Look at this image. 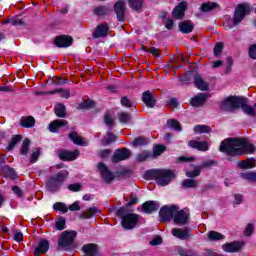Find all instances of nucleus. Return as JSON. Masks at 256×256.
<instances>
[{
  "instance_id": "f257e3e1",
  "label": "nucleus",
  "mask_w": 256,
  "mask_h": 256,
  "mask_svg": "<svg viewBox=\"0 0 256 256\" xmlns=\"http://www.w3.org/2000/svg\"><path fill=\"white\" fill-rule=\"evenodd\" d=\"M219 151L232 157H241V155L255 153V146L246 138H226L221 142Z\"/></svg>"
},
{
  "instance_id": "f03ea898",
  "label": "nucleus",
  "mask_w": 256,
  "mask_h": 256,
  "mask_svg": "<svg viewBox=\"0 0 256 256\" xmlns=\"http://www.w3.org/2000/svg\"><path fill=\"white\" fill-rule=\"evenodd\" d=\"M144 177L147 180L154 179L161 187H167L177 177V174L169 169H152L146 171Z\"/></svg>"
},
{
  "instance_id": "7ed1b4c3",
  "label": "nucleus",
  "mask_w": 256,
  "mask_h": 256,
  "mask_svg": "<svg viewBox=\"0 0 256 256\" xmlns=\"http://www.w3.org/2000/svg\"><path fill=\"white\" fill-rule=\"evenodd\" d=\"M67 177H69V172L67 170H61L58 173L50 176L46 180V189L49 191V193H57L61 191L63 183H65Z\"/></svg>"
},
{
  "instance_id": "20e7f679",
  "label": "nucleus",
  "mask_w": 256,
  "mask_h": 256,
  "mask_svg": "<svg viewBox=\"0 0 256 256\" xmlns=\"http://www.w3.org/2000/svg\"><path fill=\"white\" fill-rule=\"evenodd\" d=\"M117 217L122 219L121 225L124 229L131 230L137 227V223H139V214L128 213L127 208L121 207L116 212Z\"/></svg>"
},
{
  "instance_id": "39448f33",
  "label": "nucleus",
  "mask_w": 256,
  "mask_h": 256,
  "mask_svg": "<svg viewBox=\"0 0 256 256\" xmlns=\"http://www.w3.org/2000/svg\"><path fill=\"white\" fill-rule=\"evenodd\" d=\"M242 104L243 98L238 96H229L221 102L220 109L222 111H237V109H241Z\"/></svg>"
},
{
  "instance_id": "423d86ee",
  "label": "nucleus",
  "mask_w": 256,
  "mask_h": 256,
  "mask_svg": "<svg viewBox=\"0 0 256 256\" xmlns=\"http://www.w3.org/2000/svg\"><path fill=\"white\" fill-rule=\"evenodd\" d=\"M75 237H77V232L75 231L62 232L58 240V247H60V249H64V251H69V249H71V245H73L75 241Z\"/></svg>"
},
{
  "instance_id": "0eeeda50",
  "label": "nucleus",
  "mask_w": 256,
  "mask_h": 256,
  "mask_svg": "<svg viewBox=\"0 0 256 256\" xmlns=\"http://www.w3.org/2000/svg\"><path fill=\"white\" fill-rule=\"evenodd\" d=\"M251 14V6L249 4H239L235 11L232 18L233 25H239L247 15Z\"/></svg>"
},
{
  "instance_id": "6e6552de",
  "label": "nucleus",
  "mask_w": 256,
  "mask_h": 256,
  "mask_svg": "<svg viewBox=\"0 0 256 256\" xmlns=\"http://www.w3.org/2000/svg\"><path fill=\"white\" fill-rule=\"evenodd\" d=\"M177 211H179V207L176 205L163 206L159 212L160 222L166 223V221L174 220L175 213H177Z\"/></svg>"
},
{
  "instance_id": "1a4fd4ad",
  "label": "nucleus",
  "mask_w": 256,
  "mask_h": 256,
  "mask_svg": "<svg viewBox=\"0 0 256 256\" xmlns=\"http://www.w3.org/2000/svg\"><path fill=\"white\" fill-rule=\"evenodd\" d=\"M174 223H176V225H187V223H189V210H177L174 213Z\"/></svg>"
},
{
  "instance_id": "9d476101",
  "label": "nucleus",
  "mask_w": 256,
  "mask_h": 256,
  "mask_svg": "<svg viewBox=\"0 0 256 256\" xmlns=\"http://www.w3.org/2000/svg\"><path fill=\"white\" fill-rule=\"evenodd\" d=\"M54 45L59 48H67L73 45V37L69 35L58 36L54 39Z\"/></svg>"
},
{
  "instance_id": "9b49d317",
  "label": "nucleus",
  "mask_w": 256,
  "mask_h": 256,
  "mask_svg": "<svg viewBox=\"0 0 256 256\" xmlns=\"http://www.w3.org/2000/svg\"><path fill=\"white\" fill-rule=\"evenodd\" d=\"M131 157V150L127 148L118 149L112 156L113 163H119L120 161H125Z\"/></svg>"
},
{
  "instance_id": "f8f14e48",
  "label": "nucleus",
  "mask_w": 256,
  "mask_h": 256,
  "mask_svg": "<svg viewBox=\"0 0 256 256\" xmlns=\"http://www.w3.org/2000/svg\"><path fill=\"white\" fill-rule=\"evenodd\" d=\"M98 171H100L105 183H111V181H114L115 175L103 164V162L98 163Z\"/></svg>"
},
{
  "instance_id": "ddd939ff",
  "label": "nucleus",
  "mask_w": 256,
  "mask_h": 256,
  "mask_svg": "<svg viewBox=\"0 0 256 256\" xmlns=\"http://www.w3.org/2000/svg\"><path fill=\"white\" fill-rule=\"evenodd\" d=\"M242 248H243V243L237 242V241H233V242L222 245V249L223 251H225V253H239V251Z\"/></svg>"
},
{
  "instance_id": "4468645a",
  "label": "nucleus",
  "mask_w": 256,
  "mask_h": 256,
  "mask_svg": "<svg viewBox=\"0 0 256 256\" xmlns=\"http://www.w3.org/2000/svg\"><path fill=\"white\" fill-rule=\"evenodd\" d=\"M159 202L157 201H146L142 204V211L147 215H151V213H155V211H159Z\"/></svg>"
},
{
  "instance_id": "2eb2a0df",
  "label": "nucleus",
  "mask_w": 256,
  "mask_h": 256,
  "mask_svg": "<svg viewBox=\"0 0 256 256\" xmlns=\"http://www.w3.org/2000/svg\"><path fill=\"white\" fill-rule=\"evenodd\" d=\"M114 11L116 13V17L118 21H125V2L123 0H119L114 4Z\"/></svg>"
},
{
  "instance_id": "dca6fc26",
  "label": "nucleus",
  "mask_w": 256,
  "mask_h": 256,
  "mask_svg": "<svg viewBox=\"0 0 256 256\" xmlns=\"http://www.w3.org/2000/svg\"><path fill=\"white\" fill-rule=\"evenodd\" d=\"M77 157H79V150H74L72 152L62 150L59 152V159H61V161H75Z\"/></svg>"
},
{
  "instance_id": "f3484780",
  "label": "nucleus",
  "mask_w": 256,
  "mask_h": 256,
  "mask_svg": "<svg viewBox=\"0 0 256 256\" xmlns=\"http://www.w3.org/2000/svg\"><path fill=\"white\" fill-rule=\"evenodd\" d=\"M185 11H187V2H180L173 10V17L175 19H183L185 17Z\"/></svg>"
},
{
  "instance_id": "a211bd4d",
  "label": "nucleus",
  "mask_w": 256,
  "mask_h": 256,
  "mask_svg": "<svg viewBox=\"0 0 256 256\" xmlns=\"http://www.w3.org/2000/svg\"><path fill=\"white\" fill-rule=\"evenodd\" d=\"M109 34V25L107 24H100L96 27L93 37L94 39H99L101 37H107Z\"/></svg>"
},
{
  "instance_id": "6ab92c4d",
  "label": "nucleus",
  "mask_w": 256,
  "mask_h": 256,
  "mask_svg": "<svg viewBox=\"0 0 256 256\" xmlns=\"http://www.w3.org/2000/svg\"><path fill=\"white\" fill-rule=\"evenodd\" d=\"M66 125H68L67 120L57 119L49 124L48 129L50 133H57L61 127H65Z\"/></svg>"
},
{
  "instance_id": "aec40b11",
  "label": "nucleus",
  "mask_w": 256,
  "mask_h": 256,
  "mask_svg": "<svg viewBox=\"0 0 256 256\" xmlns=\"http://www.w3.org/2000/svg\"><path fill=\"white\" fill-rule=\"evenodd\" d=\"M188 145L198 151H209V144L205 141L190 140Z\"/></svg>"
},
{
  "instance_id": "412c9836",
  "label": "nucleus",
  "mask_w": 256,
  "mask_h": 256,
  "mask_svg": "<svg viewBox=\"0 0 256 256\" xmlns=\"http://www.w3.org/2000/svg\"><path fill=\"white\" fill-rule=\"evenodd\" d=\"M142 101L146 104V107H149L150 109H153V107H155V97H153L151 91H145L142 94Z\"/></svg>"
},
{
  "instance_id": "4be33fe9",
  "label": "nucleus",
  "mask_w": 256,
  "mask_h": 256,
  "mask_svg": "<svg viewBox=\"0 0 256 256\" xmlns=\"http://www.w3.org/2000/svg\"><path fill=\"white\" fill-rule=\"evenodd\" d=\"M194 84L200 91H209V84L200 75L194 76Z\"/></svg>"
},
{
  "instance_id": "5701e85b",
  "label": "nucleus",
  "mask_w": 256,
  "mask_h": 256,
  "mask_svg": "<svg viewBox=\"0 0 256 256\" xmlns=\"http://www.w3.org/2000/svg\"><path fill=\"white\" fill-rule=\"evenodd\" d=\"M172 235L176 237V239H180L181 241H185L189 239V230H183L181 228H173L172 229Z\"/></svg>"
},
{
  "instance_id": "b1692460",
  "label": "nucleus",
  "mask_w": 256,
  "mask_h": 256,
  "mask_svg": "<svg viewBox=\"0 0 256 256\" xmlns=\"http://www.w3.org/2000/svg\"><path fill=\"white\" fill-rule=\"evenodd\" d=\"M49 251V241L43 239L39 242L38 247L34 250V256H40L41 253H47Z\"/></svg>"
},
{
  "instance_id": "393cba45",
  "label": "nucleus",
  "mask_w": 256,
  "mask_h": 256,
  "mask_svg": "<svg viewBox=\"0 0 256 256\" xmlns=\"http://www.w3.org/2000/svg\"><path fill=\"white\" fill-rule=\"evenodd\" d=\"M193 29H195V26L189 20H185L179 23V31L181 33H184V34L193 33Z\"/></svg>"
},
{
  "instance_id": "a878e982",
  "label": "nucleus",
  "mask_w": 256,
  "mask_h": 256,
  "mask_svg": "<svg viewBox=\"0 0 256 256\" xmlns=\"http://www.w3.org/2000/svg\"><path fill=\"white\" fill-rule=\"evenodd\" d=\"M207 101V94L199 93L194 98L191 99L190 104L192 107H201Z\"/></svg>"
},
{
  "instance_id": "bb28decb",
  "label": "nucleus",
  "mask_w": 256,
  "mask_h": 256,
  "mask_svg": "<svg viewBox=\"0 0 256 256\" xmlns=\"http://www.w3.org/2000/svg\"><path fill=\"white\" fill-rule=\"evenodd\" d=\"M20 125L25 129H32V127H35V118L33 116H22L20 118Z\"/></svg>"
},
{
  "instance_id": "cd10ccee",
  "label": "nucleus",
  "mask_w": 256,
  "mask_h": 256,
  "mask_svg": "<svg viewBox=\"0 0 256 256\" xmlns=\"http://www.w3.org/2000/svg\"><path fill=\"white\" fill-rule=\"evenodd\" d=\"M240 107L245 115H249V117H256L255 109L247 104V98H242V104H240Z\"/></svg>"
},
{
  "instance_id": "c85d7f7f",
  "label": "nucleus",
  "mask_w": 256,
  "mask_h": 256,
  "mask_svg": "<svg viewBox=\"0 0 256 256\" xmlns=\"http://www.w3.org/2000/svg\"><path fill=\"white\" fill-rule=\"evenodd\" d=\"M112 9L111 6H97L94 8V15L97 17H105V15H109L111 13Z\"/></svg>"
},
{
  "instance_id": "c756f323",
  "label": "nucleus",
  "mask_w": 256,
  "mask_h": 256,
  "mask_svg": "<svg viewBox=\"0 0 256 256\" xmlns=\"http://www.w3.org/2000/svg\"><path fill=\"white\" fill-rule=\"evenodd\" d=\"M238 167L240 169H253L256 167V160L253 158H248L246 160L238 162Z\"/></svg>"
},
{
  "instance_id": "7c9ffc66",
  "label": "nucleus",
  "mask_w": 256,
  "mask_h": 256,
  "mask_svg": "<svg viewBox=\"0 0 256 256\" xmlns=\"http://www.w3.org/2000/svg\"><path fill=\"white\" fill-rule=\"evenodd\" d=\"M97 213H100L97 207H90L86 212L80 214V219H92Z\"/></svg>"
},
{
  "instance_id": "2f4dec72",
  "label": "nucleus",
  "mask_w": 256,
  "mask_h": 256,
  "mask_svg": "<svg viewBox=\"0 0 256 256\" xmlns=\"http://www.w3.org/2000/svg\"><path fill=\"white\" fill-rule=\"evenodd\" d=\"M115 141H117V136H115V134L109 130L106 132V136L102 139V145H111V143H115Z\"/></svg>"
},
{
  "instance_id": "473e14b6",
  "label": "nucleus",
  "mask_w": 256,
  "mask_h": 256,
  "mask_svg": "<svg viewBox=\"0 0 256 256\" xmlns=\"http://www.w3.org/2000/svg\"><path fill=\"white\" fill-rule=\"evenodd\" d=\"M69 139H71L75 145H80L81 147H85L87 144L83 141V138L77 134V132H71L69 134Z\"/></svg>"
},
{
  "instance_id": "72a5a7b5",
  "label": "nucleus",
  "mask_w": 256,
  "mask_h": 256,
  "mask_svg": "<svg viewBox=\"0 0 256 256\" xmlns=\"http://www.w3.org/2000/svg\"><path fill=\"white\" fill-rule=\"evenodd\" d=\"M219 7V4L215 2H205L201 5L200 10L203 13H209V11H213V9H217Z\"/></svg>"
},
{
  "instance_id": "f704fd0d",
  "label": "nucleus",
  "mask_w": 256,
  "mask_h": 256,
  "mask_svg": "<svg viewBox=\"0 0 256 256\" xmlns=\"http://www.w3.org/2000/svg\"><path fill=\"white\" fill-rule=\"evenodd\" d=\"M199 185V181L195 179H185L182 182L183 189H195Z\"/></svg>"
},
{
  "instance_id": "c9c22d12",
  "label": "nucleus",
  "mask_w": 256,
  "mask_h": 256,
  "mask_svg": "<svg viewBox=\"0 0 256 256\" xmlns=\"http://www.w3.org/2000/svg\"><path fill=\"white\" fill-rule=\"evenodd\" d=\"M144 0H128V5L133 11H141L143 9Z\"/></svg>"
},
{
  "instance_id": "e433bc0d",
  "label": "nucleus",
  "mask_w": 256,
  "mask_h": 256,
  "mask_svg": "<svg viewBox=\"0 0 256 256\" xmlns=\"http://www.w3.org/2000/svg\"><path fill=\"white\" fill-rule=\"evenodd\" d=\"M55 115L57 117H60L61 119L65 118L67 116V108H65V105L58 104L55 109Z\"/></svg>"
},
{
  "instance_id": "4c0bfd02",
  "label": "nucleus",
  "mask_w": 256,
  "mask_h": 256,
  "mask_svg": "<svg viewBox=\"0 0 256 256\" xmlns=\"http://www.w3.org/2000/svg\"><path fill=\"white\" fill-rule=\"evenodd\" d=\"M148 144H149V139H147L143 136H139L131 142L132 147H140V146L148 145Z\"/></svg>"
},
{
  "instance_id": "58836bf2",
  "label": "nucleus",
  "mask_w": 256,
  "mask_h": 256,
  "mask_svg": "<svg viewBox=\"0 0 256 256\" xmlns=\"http://www.w3.org/2000/svg\"><path fill=\"white\" fill-rule=\"evenodd\" d=\"M23 139V136L21 135H15L12 137L10 143L8 144L7 146V151H11L13 149H15V146L18 144V143H21V140Z\"/></svg>"
},
{
  "instance_id": "ea45409f",
  "label": "nucleus",
  "mask_w": 256,
  "mask_h": 256,
  "mask_svg": "<svg viewBox=\"0 0 256 256\" xmlns=\"http://www.w3.org/2000/svg\"><path fill=\"white\" fill-rule=\"evenodd\" d=\"M167 126L169 129H174V131H183V128L181 127V123L175 119H170L167 121Z\"/></svg>"
},
{
  "instance_id": "a19ab883",
  "label": "nucleus",
  "mask_w": 256,
  "mask_h": 256,
  "mask_svg": "<svg viewBox=\"0 0 256 256\" xmlns=\"http://www.w3.org/2000/svg\"><path fill=\"white\" fill-rule=\"evenodd\" d=\"M131 119H133V117L131 116V113H128V112L118 113V120L120 121V123H130Z\"/></svg>"
},
{
  "instance_id": "79ce46f5",
  "label": "nucleus",
  "mask_w": 256,
  "mask_h": 256,
  "mask_svg": "<svg viewBox=\"0 0 256 256\" xmlns=\"http://www.w3.org/2000/svg\"><path fill=\"white\" fill-rule=\"evenodd\" d=\"M208 239L210 241H221V239H225V236L217 231H210L208 233Z\"/></svg>"
},
{
  "instance_id": "37998d69",
  "label": "nucleus",
  "mask_w": 256,
  "mask_h": 256,
  "mask_svg": "<svg viewBox=\"0 0 256 256\" xmlns=\"http://www.w3.org/2000/svg\"><path fill=\"white\" fill-rule=\"evenodd\" d=\"M199 175H201V167L199 166H195L194 170L186 172V177L190 179H195V177H199Z\"/></svg>"
},
{
  "instance_id": "c03bdc74",
  "label": "nucleus",
  "mask_w": 256,
  "mask_h": 256,
  "mask_svg": "<svg viewBox=\"0 0 256 256\" xmlns=\"http://www.w3.org/2000/svg\"><path fill=\"white\" fill-rule=\"evenodd\" d=\"M29 145H31V140L29 138L24 139L20 150L21 155H27L29 153Z\"/></svg>"
},
{
  "instance_id": "a18cd8bd",
  "label": "nucleus",
  "mask_w": 256,
  "mask_h": 256,
  "mask_svg": "<svg viewBox=\"0 0 256 256\" xmlns=\"http://www.w3.org/2000/svg\"><path fill=\"white\" fill-rule=\"evenodd\" d=\"M150 157H153V154L144 151L137 155L136 161H138V163H143V161H147Z\"/></svg>"
},
{
  "instance_id": "49530a36",
  "label": "nucleus",
  "mask_w": 256,
  "mask_h": 256,
  "mask_svg": "<svg viewBox=\"0 0 256 256\" xmlns=\"http://www.w3.org/2000/svg\"><path fill=\"white\" fill-rule=\"evenodd\" d=\"M4 173L6 177H9V179H16L17 178V172H15V169L5 166L4 167Z\"/></svg>"
},
{
  "instance_id": "de8ad7c7",
  "label": "nucleus",
  "mask_w": 256,
  "mask_h": 256,
  "mask_svg": "<svg viewBox=\"0 0 256 256\" xmlns=\"http://www.w3.org/2000/svg\"><path fill=\"white\" fill-rule=\"evenodd\" d=\"M54 211H61L62 213H67L69 211V208L65 203L62 202H56L53 206Z\"/></svg>"
},
{
  "instance_id": "09e8293b",
  "label": "nucleus",
  "mask_w": 256,
  "mask_h": 256,
  "mask_svg": "<svg viewBox=\"0 0 256 256\" xmlns=\"http://www.w3.org/2000/svg\"><path fill=\"white\" fill-rule=\"evenodd\" d=\"M211 131V127L208 125H196L194 127V133H209Z\"/></svg>"
},
{
  "instance_id": "8fccbe9b",
  "label": "nucleus",
  "mask_w": 256,
  "mask_h": 256,
  "mask_svg": "<svg viewBox=\"0 0 256 256\" xmlns=\"http://www.w3.org/2000/svg\"><path fill=\"white\" fill-rule=\"evenodd\" d=\"M165 151H166L165 146L158 144L153 149L152 157H159V155H161V153H165Z\"/></svg>"
},
{
  "instance_id": "3c124183",
  "label": "nucleus",
  "mask_w": 256,
  "mask_h": 256,
  "mask_svg": "<svg viewBox=\"0 0 256 256\" xmlns=\"http://www.w3.org/2000/svg\"><path fill=\"white\" fill-rule=\"evenodd\" d=\"M55 93H62V97H64V99H69V97H71V91L63 90V88L56 89L50 92L51 95H55Z\"/></svg>"
},
{
  "instance_id": "603ef678",
  "label": "nucleus",
  "mask_w": 256,
  "mask_h": 256,
  "mask_svg": "<svg viewBox=\"0 0 256 256\" xmlns=\"http://www.w3.org/2000/svg\"><path fill=\"white\" fill-rule=\"evenodd\" d=\"M242 179H245V181H256V172H248V173H242L241 174Z\"/></svg>"
},
{
  "instance_id": "864d4df0",
  "label": "nucleus",
  "mask_w": 256,
  "mask_h": 256,
  "mask_svg": "<svg viewBox=\"0 0 256 256\" xmlns=\"http://www.w3.org/2000/svg\"><path fill=\"white\" fill-rule=\"evenodd\" d=\"M104 123L109 127V129H113L115 126V121H113V118L109 114H105L104 116Z\"/></svg>"
},
{
  "instance_id": "5fc2aeb1",
  "label": "nucleus",
  "mask_w": 256,
  "mask_h": 256,
  "mask_svg": "<svg viewBox=\"0 0 256 256\" xmlns=\"http://www.w3.org/2000/svg\"><path fill=\"white\" fill-rule=\"evenodd\" d=\"M120 103L122 107H126L127 109H131V107H133V102H131L127 96H123L120 100Z\"/></svg>"
},
{
  "instance_id": "6e6d98bb",
  "label": "nucleus",
  "mask_w": 256,
  "mask_h": 256,
  "mask_svg": "<svg viewBox=\"0 0 256 256\" xmlns=\"http://www.w3.org/2000/svg\"><path fill=\"white\" fill-rule=\"evenodd\" d=\"M66 227V220L63 217L58 218V220L56 221V229L58 231H63V229H65Z\"/></svg>"
},
{
  "instance_id": "4d7b16f0",
  "label": "nucleus",
  "mask_w": 256,
  "mask_h": 256,
  "mask_svg": "<svg viewBox=\"0 0 256 256\" xmlns=\"http://www.w3.org/2000/svg\"><path fill=\"white\" fill-rule=\"evenodd\" d=\"M178 254L180 256H199L197 253L193 252V250H187V249H179Z\"/></svg>"
},
{
  "instance_id": "13d9d810",
  "label": "nucleus",
  "mask_w": 256,
  "mask_h": 256,
  "mask_svg": "<svg viewBox=\"0 0 256 256\" xmlns=\"http://www.w3.org/2000/svg\"><path fill=\"white\" fill-rule=\"evenodd\" d=\"M95 103L92 100H86L79 104L78 109H90Z\"/></svg>"
},
{
  "instance_id": "bf43d9fd",
  "label": "nucleus",
  "mask_w": 256,
  "mask_h": 256,
  "mask_svg": "<svg viewBox=\"0 0 256 256\" xmlns=\"http://www.w3.org/2000/svg\"><path fill=\"white\" fill-rule=\"evenodd\" d=\"M253 231H255V224L249 223L246 226V230L244 233H245L246 237H251V235H253Z\"/></svg>"
},
{
  "instance_id": "052dcab7",
  "label": "nucleus",
  "mask_w": 256,
  "mask_h": 256,
  "mask_svg": "<svg viewBox=\"0 0 256 256\" xmlns=\"http://www.w3.org/2000/svg\"><path fill=\"white\" fill-rule=\"evenodd\" d=\"M53 85H65L67 83V79H63L61 76L54 77L52 79Z\"/></svg>"
},
{
  "instance_id": "680f3d73",
  "label": "nucleus",
  "mask_w": 256,
  "mask_h": 256,
  "mask_svg": "<svg viewBox=\"0 0 256 256\" xmlns=\"http://www.w3.org/2000/svg\"><path fill=\"white\" fill-rule=\"evenodd\" d=\"M223 53V43L219 42L214 47V55L215 57H219Z\"/></svg>"
},
{
  "instance_id": "e2e57ef3",
  "label": "nucleus",
  "mask_w": 256,
  "mask_h": 256,
  "mask_svg": "<svg viewBox=\"0 0 256 256\" xmlns=\"http://www.w3.org/2000/svg\"><path fill=\"white\" fill-rule=\"evenodd\" d=\"M213 165H215V161L208 160V161L202 162L201 165H199L198 167H200V170H201V169H207L209 167H213Z\"/></svg>"
},
{
  "instance_id": "0e129e2a",
  "label": "nucleus",
  "mask_w": 256,
  "mask_h": 256,
  "mask_svg": "<svg viewBox=\"0 0 256 256\" xmlns=\"http://www.w3.org/2000/svg\"><path fill=\"white\" fill-rule=\"evenodd\" d=\"M69 191H73L74 193H77L78 191H81V184L79 183H74L68 185Z\"/></svg>"
},
{
  "instance_id": "69168bd1",
  "label": "nucleus",
  "mask_w": 256,
  "mask_h": 256,
  "mask_svg": "<svg viewBox=\"0 0 256 256\" xmlns=\"http://www.w3.org/2000/svg\"><path fill=\"white\" fill-rule=\"evenodd\" d=\"M39 155H40V152L39 150H35L31 157H30V163H37L38 159H39Z\"/></svg>"
},
{
  "instance_id": "338daca9",
  "label": "nucleus",
  "mask_w": 256,
  "mask_h": 256,
  "mask_svg": "<svg viewBox=\"0 0 256 256\" xmlns=\"http://www.w3.org/2000/svg\"><path fill=\"white\" fill-rule=\"evenodd\" d=\"M249 57H251V59H256V44L249 47Z\"/></svg>"
},
{
  "instance_id": "774afa93",
  "label": "nucleus",
  "mask_w": 256,
  "mask_h": 256,
  "mask_svg": "<svg viewBox=\"0 0 256 256\" xmlns=\"http://www.w3.org/2000/svg\"><path fill=\"white\" fill-rule=\"evenodd\" d=\"M69 211H80L81 206H79V202H74L72 205L68 207Z\"/></svg>"
}]
</instances>
